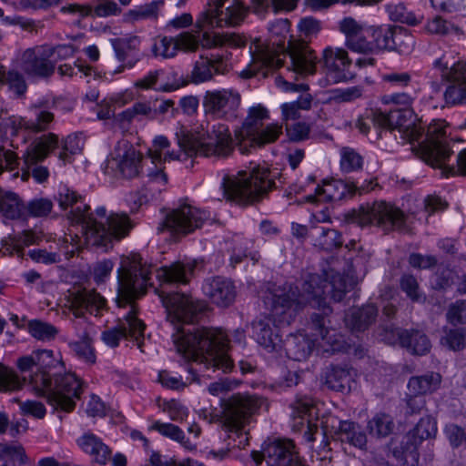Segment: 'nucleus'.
<instances>
[{"instance_id":"nucleus-57","label":"nucleus","mask_w":466,"mask_h":466,"mask_svg":"<svg viewBox=\"0 0 466 466\" xmlns=\"http://www.w3.org/2000/svg\"><path fill=\"white\" fill-rule=\"evenodd\" d=\"M88 335L89 332L86 331L84 339L81 341L72 343V348L76 352V354L84 360L87 362H94L95 354L90 340L89 339H87Z\"/></svg>"},{"instance_id":"nucleus-63","label":"nucleus","mask_w":466,"mask_h":466,"mask_svg":"<svg viewBox=\"0 0 466 466\" xmlns=\"http://www.w3.org/2000/svg\"><path fill=\"white\" fill-rule=\"evenodd\" d=\"M287 135L292 141H300L308 138L309 127L305 123H296L286 127Z\"/></svg>"},{"instance_id":"nucleus-34","label":"nucleus","mask_w":466,"mask_h":466,"mask_svg":"<svg viewBox=\"0 0 466 466\" xmlns=\"http://www.w3.org/2000/svg\"><path fill=\"white\" fill-rule=\"evenodd\" d=\"M79 449L87 454L91 460L99 464H105L111 454L109 448L103 441L92 432H86L76 440Z\"/></svg>"},{"instance_id":"nucleus-3","label":"nucleus","mask_w":466,"mask_h":466,"mask_svg":"<svg viewBox=\"0 0 466 466\" xmlns=\"http://www.w3.org/2000/svg\"><path fill=\"white\" fill-rule=\"evenodd\" d=\"M142 258L137 253H131L121 258L117 268V289L116 303L119 308L130 306V311L119 324L104 331L101 335L103 342L111 348L116 347L119 341L130 337L138 341L143 337L145 325L136 317L135 299L144 294L148 281V270L141 264ZM140 347L139 342H137Z\"/></svg>"},{"instance_id":"nucleus-60","label":"nucleus","mask_w":466,"mask_h":466,"mask_svg":"<svg viewBox=\"0 0 466 466\" xmlns=\"http://www.w3.org/2000/svg\"><path fill=\"white\" fill-rule=\"evenodd\" d=\"M76 68L77 69V72L80 74V76H89L93 71V69L90 66L85 64L84 62L80 61L79 59H77L75 62L74 66H72L69 64L61 65L58 67V71L61 76H71L74 74H76V72H75Z\"/></svg>"},{"instance_id":"nucleus-55","label":"nucleus","mask_w":466,"mask_h":466,"mask_svg":"<svg viewBox=\"0 0 466 466\" xmlns=\"http://www.w3.org/2000/svg\"><path fill=\"white\" fill-rule=\"evenodd\" d=\"M442 345L451 350H460L466 346V329L445 330V335L441 337Z\"/></svg>"},{"instance_id":"nucleus-47","label":"nucleus","mask_w":466,"mask_h":466,"mask_svg":"<svg viewBox=\"0 0 466 466\" xmlns=\"http://www.w3.org/2000/svg\"><path fill=\"white\" fill-rule=\"evenodd\" d=\"M0 211L8 218H15L21 213V204L15 194L0 190Z\"/></svg>"},{"instance_id":"nucleus-11","label":"nucleus","mask_w":466,"mask_h":466,"mask_svg":"<svg viewBox=\"0 0 466 466\" xmlns=\"http://www.w3.org/2000/svg\"><path fill=\"white\" fill-rule=\"evenodd\" d=\"M339 29L345 35L346 46L356 53L376 54L392 49L401 37V34H394L395 28L389 25L370 26L351 17L341 20Z\"/></svg>"},{"instance_id":"nucleus-1","label":"nucleus","mask_w":466,"mask_h":466,"mask_svg":"<svg viewBox=\"0 0 466 466\" xmlns=\"http://www.w3.org/2000/svg\"><path fill=\"white\" fill-rule=\"evenodd\" d=\"M16 368L22 373L30 372L27 384L38 396L46 399L55 410L69 412L76 407L82 393V382L74 373L54 375L53 370L64 368L60 352L51 350H36L21 356L16 360Z\"/></svg>"},{"instance_id":"nucleus-4","label":"nucleus","mask_w":466,"mask_h":466,"mask_svg":"<svg viewBox=\"0 0 466 466\" xmlns=\"http://www.w3.org/2000/svg\"><path fill=\"white\" fill-rule=\"evenodd\" d=\"M170 142L163 135L156 136L147 150V157L142 155L127 141H120L107 157L105 173H113L124 177H134L143 169L149 180L165 186L167 182L164 165L167 161L180 159V155L169 149Z\"/></svg>"},{"instance_id":"nucleus-27","label":"nucleus","mask_w":466,"mask_h":466,"mask_svg":"<svg viewBox=\"0 0 466 466\" xmlns=\"http://www.w3.org/2000/svg\"><path fill=\"white\" fill-rule=\"evenodd\" d=\"M357 189V186L353 182L339 179L324 180L322 185L316 188L315 195H309L306 199L312 203L335 201L352 196Z\"/></svg>"},{"instance_id":"nucleus-9","label":"nucleus","mask_w":466,"mask_h":466,"mask_svg":"<svg viewBox=\"0 0 466 466\" xmlns=\"http://www.w3.org/2000/svg\"><path fill=\"white\" fill-rule=\"evenodd\" d=\"M180 151L187 157H225L233 151L234 140L227 125L199 124L191 129L180 127L176 131Z\"/></svg>"},{"instance_id":"nucleus-21","label":"nucleus","mask_w":466,"mask_h":466,"mask_svg":"<svg viewBox=\"0 0 466 466\" xmlns=\"http://www.w3.org/2000/svg\"><path fill=\"white\" fill-rule=\"evenodd\" d=\"M263 459L268 466H305L289 440H276L264 449V455L253 451L246 466H259Z\"/></svg>"},{"instance_id":"nucleus-14","label":"nucleus","mask_w":466,"mask_h":466,"mask_svg":"<svg viewBox=\"0 0 466 466\" xmlns=\"http://www.w3.org/2000/svg\"><path fill=\"white\" fill-rule=\"evenodd\" d=\"M290 23L288 19H279L270 25V45L254 44L250 47L253 65L245 74L251 76L257 72L279 68L289 55V47L285 48L286 40L289 37Z\"/></svg>"},{"instance_id":"nucleus-59","label":"nucleus","mask_w":466,"mask_h":466,"mask_svg":"<svg viewBox=\"0 0 466 466\" xmlns=\"http://www.w3.org/2000/svg\"><path fill=\"white\" fill-rule=\"evenodd\" d=\"M376 312V309L373 306H367L366 308L357 310L358 316L356 319H352L350 321L347 319V322H349L353 329H360L364 325L373 319Z\"/></svg>"},{"instance_id":"nucleus-10","label":"nucleus","mask_w":466,"mask_h":466,"mask_svg":"<svg viewBox=\"0 0 466 466\" xmlns=\"http://www.w3.org/2000/svg\"><path fill=\"white\" fill-rule=\"evenodd\" d=\"M382 103L390 106V111H374L370 116L372 124L382 129L398 131L405 142L418 141L423 128L411 108L412 98L404 93L392 94L384 96Z\"/></svg>"},{"instance_id":"nucleus-45","label":"nucleus","mask_w":466,"mask_h":466,"mask_svg":"<svg viewBox=\"0 0 466 466\" xmlns=\"http://www.w3.org/2000/svg\"><path fill=\"white\" fill-rule=\"evenodd\" d=\"M350 373L342 368H332L326 374V384L334 390H343L346 387L350 388Z\"/></svg>"},{"instance_id":"nucleus-19","label":"nucleus","mask_w":466,"mask_h":466,"mask_svg":"<svg viewBox=\"0 0 466 466\" xmlns=\"http://www.w3.org/2000/svg\"><path fill=\"white\" fill-rule=\"evenodd\" d=\"M437 432L436 420L426 416L420 420L416 427L408 433L406 446L392 448L393 457L400 465L417 466L419 462L418 445L426 439L434 437Z\"/></svg>"},{"instance_id":"nucleus-22","label":"nucleus","mask_w":466,"mask_h":466,"mask_svg":"<svg viewBox=\"0 0 466 466\" xmlns=\"http://www.w3.org/2000/svg\"><path fill=\"white\" fill-rule=\"evenodd\" d=\"M403 213L391 204L375 202L362 206L357 215V221L362 225L378 224L400 227L402 224Z\"/></svg>"},{"instance_id":"nucleus-5","label":"nucleus","mask_w":466,"mask_h":466,"mask_svg":"<svg viewBox=\"0 0 466 466\" xmlns=\"http://www.w3.org/2000/svg\"><path fill=\"white\" fill-rule=\"evenodd\" d=\"M173 340L177 351L188 360L223 372L229 371L233 367L228 355V336L222 329L199 328L191 331L178 329L173 334Z\"/></svg>"},{"instance_id":"nucleus-8","label":"nucleus","mask_w":466,"mask_h":466,"mask_svg":"<svg viewBox=\"0 0 466 466\" xmlns=\"http://www.w3.org/2000/svg\"><path fill=\"white\" fill-rule=\"evenodd\" d=\"M318 296H319V288L312 291L307 288L305 292L299 296L291 291V295L275 294L271 299L267 298L265 304L270 305V316L252 323V337L266 351L279 352L281 350L282 341L279 335L270 328V323H274L275 329L289 324L299 304Z\"/></svg>"},{"instance_id":"nucleus-12","label":"nucleus","mask_w":466,"mask_h":466,"mask_svg":"<svg viewBox=\"0 0 466 466\" xmlns=\"http://www.w3.org/2000/svg\"><path fill=\"white\" fill-rule=\"evenodd\" d=\"M274 187L271 171L256 164L224 177L222 182L224 197L238 203L253 202Z\"/></svg>"},{"instance_id":"nucleus-58","label":"nucleus","mask_w":466,"mask_h":466,"mask_svg":"<svg viewBox=\"0 0 466 466\" xmlns=\"http://www.w3.org/2000/svg\"><path fill=\"white\" fill-rule=\"evenodd\" d=\"M123 117L131 120L137 116H144L152 117L154 115V108L149 102L136 103L132 108L123 112Z\"/></svg>"},{"instance_id":"nucleus-15","label":"nucleus","mask_w":466,"mask_h":466,"mask_svg":"<svg viewBox=\"0 0 466 466\" xmlns=\"http://www.w3.org/2000/svg\"><path fill=\"white\" fill-rule=\"evenodd\" d=\"M320 28L319 22L310 16L304 17L299 22L298 31L302 41L289 39V71L291 70L295 75L301 76L314 73L317 57L304 41L316 37Z\"/></svg>"},{"instance_id":"nucleus-16","label":"nucleus","mask_w":466,"mask_h":466,"mask_svg":"<svg viewBox=\"0 0 466 466\" xmlns=\"http://www.w3.org/2000/svg\"><path fill=\"white\" fill-rule=\"evenodd\" d=\"M447 123L444 120H434L428 127L426 139L419 145V154L423 161L434 168L443 170L448 177L454 174L452 167L447 166L451 151L445 143Z\"/></svg>"},{"instance_id":"nucleus-54","label":"nucleus","mask_w":466,"mask_h":466,"mask_svg":"<svg viewBox=\"0 0 466 466\" xmlns=\"http://www.w3.org/2000/svg\"><path fill=\"white\" fill-rule=\"evenodd\" d=\"M362 165V157L351 148L345 147L340 151V167L345 172H350L360 168Z\"/></svg>"},{"instance_id":"nucleus-46","label":"nucleus","mask_w":466,"mask_h":466,"mask_svg":"<svg viewBox=\"0 0 466 466\" xmlns=\"http://www.w3.org/2000/svg\"><path fill=\"white\" fill-rule=\"evenodd\" d=\"M83 147L82 137L78 135L68 136L62 144L58 158L63 165L71 162V157L79 154Z\"/></svg>"},{"instance_id":"nucleus-18","label":"nucleus","mask_w":466,"mask_h":466,"mask_svg":"<svg viewBox=\"0 0 466 466\" xmlns=\"http://www.w3.org/2000/svg\"><path fill=\"white\" fill-rule=\"evenodd\" d=\"M442 77L449 85L444 99L450 105L466 104V59H461L453 52H446L434 62Z\"/></svg>"},{"instance_id":"nucleus-17","label":"nucleus","mask_w":466,"mask_h":466,"mask_svg":"<svg viewBox=\"0 0 466 466\" xmlns=\"http://www.w3.org/2000/svg\"><path fill=\"white\" fill-rule=\"evenodd\" d=\"M263 399L251 395L237 394L231 396L224 404V420L230 431L239 438L238 446L248 443V437L242 429L252 415L256 414L264 405Z\"/></svg>"},{"instance_id":"nucleus-6","label":"nucleus","mask_w":466,"mask_h":466,"mask_svg":"<svg viewBox=\"0 0 466 466\" xmlns=\"http://www.w3.org/2000/svg\"><path fill=\"white\" fill-rule=\"evenodd\" d=\"M131 227L126 214L112 213L106 216V208L100 207L96 209L95 217H88L84 221L82 226L84 240L77 235H70L71 242L68 243L66 238L61 249L66 257L73 256L84 244L106 251L112 248L114 241L125 238Z\"/></svg>"},{"instance_id":"nucleus-41","label":"nucleus","mask_w":466,"mask_h":466,"mask_svg":"<svg viewBox=\"0 0 466 466\" xmlns=\"http://www.w3.org/2000/svg\"><path fill=\"white\" fill-rule=\"evenodd\" d=\"M35 122H29L22 117H15L10 121L11 126L8 127L9 134L15 135L19 129L25 128L32 131H40L46 128L53 120V115L48 111L40 110L35 114Z\"/></svg>"},{"instance_id":"nucleus-31","label":"nucleus","mask_w":466,"mask_h":466,"mask_svg":"<svg viewBox=\"0 0 466 466\" xmlns=\"http://www.w3.org/2000/svg\"><path fill=\"white\" fill-rule=\"evenodd\" d=\"M69 303L73 314L78 318L84 309L90 313L97 314L106 308V300L95 290H83L72 294Z\"/></svg>"},{"instance_id":"nucleus-37","label":"nucleus","mask_w":466,"mask_h":466,"mask_svg":"<svg viewBox=\"0 0 466 466\" xmlns=\"http://www.w3.org/2000/svg\"><path fill=\"white\" fill-rule=\"evenodd\" d=\"M282 134V126L271 123L261 130H257L243 141V146L238 147L242 152H246L249 147L263 146L276 141Z\"/></svg>"},{"instance_id":"nucleus-61","label":"nucleus","mask_w":466,"mask_h":466,"mask_svg":"<svg viewBox=\"0 0 466 466\" xmlns=\"http://www.w3.org/2000/svg\"><path fill=\"white\" fill-rule=\"evenodd\" d=\"M447 319L451 324L456 325L466 322V301H459L451 306L447 313Z\"/></svg>"},{"instance_id":"nucleus-7","label":"nucleus","mask_w":466,"mask_h":466,"mask_svg":"<svg viewBox=\"0 0 466 466\" xmlns=\"http://www.w3.org/2000/svg\"><path fill=\"white\" fill-rule=\"evenodd\" d=\"M320 410V404H313L309 400H298L292 406V417L299 420L297 425L301 428L307 426L305 438L308 441H313L314 434L321 428L325 436H335L359 449L366 446V435L358 425L349 420H339L331 414H323L319 418Z\"/></svg>"},{"instance_id":"nucleus-42","label":"nucleus","mask_w":466,"mask_h":466,"mask_svg":"<svg viewBox=\"0 0 466 466\" xmlns=\"http://www.w3.org/2000/svg\"><path fill=\"white\" fill-rule=\"evenodd\" d=\"M312 96L304 94L292 102H286L280 105L281 117L284 122L295 120L300 117L301 111L309 110L311 107Z\"/></svg>"},{"instance_id":"nucleus-26","label":"nucleus","mask_w":466,"mask_h":466,"mask_svg":"<svg viewBox=\"0 0 466 466\" xmlns=\"http://www.w3.org/2000/svg\"><path fill=\"white\" fill-rule=\"evenodd\" d=\"M239 105L240 95L231 88L208 91L204 96L207 110L218 116H233Z\"/></svg>"},{"instance_id":"nucleus-33","label":"nucleus","mask_w":466,"mask_h":466,"mask_svg":"<svg viewBox=\"0 0 466 466\" xmlns=\"http://www.w3.org/2000/svg\"><path fill=\"white\" fill-rule=\"evenodd\" d=\"M61 12L78 18L87 17L93 14L99 17H106L117 14L119 8L114 0H101L94 8L88 5L71 4L63 6Z\"/></svg>"},{"instance_id":"nucleus-56","label":"nucleus","mask_w":466,"mask_h":466,"mask_svg":"<svg viewBox=\"0 0 466 466\" xmlns=\"http://www.w3.org/2000/svg\"><path fill=\"white\" fill-rule=\"evenodd\" d=\"M19 409L24 415L32 416L35 419H42L46 413L45 405L38 400L19 401Z\"/></svg>"},{"instance_id":"nucleus-50","label":"nucleus","mask_w":466,"mask_h":466,"mask_svg":"<svg viewBox=\"0 0 466 466\" xmlns=\"http://www.w3.org/2000/svg\"><path fill=\"white\" fill-rule=\"evenodd\" d=\"M158 10L157 3H151L148 5L135 6L130 9L124 16L127 22H135L157 15Z\"/></svg>"},{"instance_id":"nucleus-51","label":"nucleus","mask_w":466,"mask_h":466,"mask_svg":"<svg viewBox=\"0 0 466 466\" xmlns=\"http://www.w3.org/2000/svg\"><path fill=\"white\" fill-rule=\"evenodd\" d=\"M388 13L391 20L415 25L420 22V17H417L409 11L403 5H390L388 7Z\"/></svg>"},{"instance_id":"nucleus-62","label":"nucleus","mask_w":466,"mask_h":466,"mask_svg":"<svg viewBox=\"0 0 466 466\" xmlns=\"http://www.w3.org/2000/svg\"><path fill=\"white\" fill-rule=\"evenodd\" d=\"M79 198V196L70 189L67 186L62 185L58 189L57 200L59 206L63 209H66L75 204Z\"/></svg>"},{"instance_id":"nucleus-40","label":"nucleus","mask_w":466,"mask_h":466,"mask_svg":"<svg viewBox=\"0 0 466 466\" xmlns=\"http://www.w3.org/2000/svg\"><path fill=\"white\" fill-rule=\"evenodd\" d=\"M400 342L410 353L423 355L431 349V343L425 334L419 330L403 331L400 334Z\"/></svg>"},{"instance_id":"nucleus-2","label":"nucleus","mask_w":466,"mask_h":466,"mask_svg":"<svg viewBox=\"0 0 466 466\" xmlns=\"http://www.w3.org/2000/svg\"><path fill=\"white\" fill-rule=\"evenodd\" d=\"M299 0H250L249 7L242 0H209L207 7L195 21V28L202 36L203 48L219 46L241 47L246 40L237 34L211 33L215 28L238 26L246 19L250 9L256 15L265 14L269 7L275 12L291 11Z\"/></svg>"},{"instance_id":"nucleus-36","label":"nucleus","mask_w":466,"mask_h":466,"mask_svg":"<svg viewBox=\"0 0 466 466\" xmlns=\"http://www.w3.org/2000/svg\"><path fill=\"white\" fill-rule=\"evenodd\" d=\"M325 331L326 333L323 335V329H319L320 340L319 339L309 340L303 338L301 351L295 353L293 358L297 360H301L302 359H305L315 347H319L323 351L327 352L342 350L343 348L339 344V340L337 339L333 340L331 339L332 337L335 336L334 330L327 329Z\"/></svg>"},{"instance_id":"nucleus-20","label":"nucleus","mask_w":466,"mask_h":466,"mask_svg":"<svg viewBox=\"0 0 466 466\" xmlns=\"http://www.w3.org/2000/svg\"><path fill=\"white\" fill-rule=\"evenodd\" d=\"M202 47V36L198 29L185 31L175 36H158L152 46L155 57L169 59L175 57L179 52L193 53Z\"/></svg>"},{"instance_id":"nucleus-39","label":"nucleus","mask_w":466,"mask_h":466,"mask_svg":"<svg viewBox=\"0 0 466 466\" xmlns=\"http://www.w3.org/2000/svg\"><path fill=\"white\" fill-rule=\"evenodd\" d=\"M441 383V375L431 372L423 376L412 377L408 382V390L410 394L419 396L437 390Z\"/></svg>"},{"instance_id":"nucleus-32","label":"nucleus","mask_w":466,"mask_h":466,"mask_svg":"<svg viewBox=\"0 0 466 466\" xmlns=\"http://www.w3.org/2000/svg\"><path fill=\"white\" fill-rule=\"evenodd\" d=\"M205 295L218 306H228L235 298V289L231 281L222 279L214 278L208 279L202 286Z\"/></svg>"},{"instance_id":"nucleus-43","label":"nucleus","mask_w":466,"mask_h":466,"mask_svg":"<svg viewBox=\"0 0 466 466\" xmlns=\"http://www.w3.org/2000/svg\"><path fill=\"white\" fill-rule=\"evenodd\" d=\"M27 383V378H21L12 368L0 364V391L12 392L19 390Z\"/></svg>"},{"instance_id":"nucleus-53","label":"nucleus","mask_w":466,"mask_h":466,"mask_svg":"<svg viewBox=\"0 0 466 466\" xmlns=\"http://www.w3.org/2000/svg\"><path fill=\"white\" fill-rule=\"evenodd\" d=\"M114 268V262L111 259H103L96 262L91 270L94 281L99 285L109 279Z\"/></svg>"},{"instance_id":"nucleus-13","label":"nucleus","mask_w":466,"mask_h":466,"mask_svg":"<svg viewBox=\"0 0 466 466\" xmlns=\"http://www.w3.org/2000/svg\"><path fill=\"white\" fill-rule=\"evenodd\" d=\"M86 42L83 35H77L69 37L67 44L29 48L23 53L18 68L28 77L48 76L53 74L58 60L72 57Z\"/></svg>"},{"instance_id":"nucleus-38","label":"nucleus","mask_w":466,"mask_h":466,"mask_svg":"<svg viewBox=\"0 0 466 466\" xmlns=\"http://www.w3.org/2000/svg\"><path fill=\"white\" fill-rule=\"evenodd\" d=\"M149 431H156L164 437H167L182 445V447L189 451L197 449V444L193 443L185 437L184 431L177 425L168 422L156 420L148 426Z\"/></svg>"},{"instance_id":"nucleus-64","label":"nucleus","mask_w":466,"mask_h":466,"mask_svg":"<svg viewBox=\"0 0 466 466\" xmlns=\"http://www.w3.org/2000/svg\"><path fill=\"white\" fill-rule=\"evenodd\" d=\"M52 202L46 198L35 199L29 203L28 210L35 217H42L49 214L52 209Z\"/></svg>"},{"instance_id":"nucleus-28","label":"nucleus","mask_w":466,"mask_h":466,"mask_svg":"<svg viewBox=\"0 0 466 466\" xmlns=\"http://www.w3.org/2000/svg\"><path fill=\"white\" fill-rule=\"evenodd\" d=\"M57 145V137L52 133L42 136L31 144L23 156L25 166L22 175L23 180L28 178L30 167L35 163L43 161Z\"/></svg>"},{"instance_id":"nucleus-29","label":"nucleus","mask_w":466,"mask_h":466,"mask_svg":"<svg viewBox=\"0 0 466 466\" xmlns=\"http://www.w3.org/2000/svg\"><path fill=\"white\" fill-rule=\"evenodd\" d=\"M226 65L223 55L201 56L195 63L191 71V81L195 84L210 80L215 75L224 74Z\"/></svg>"},{"instance_id":"nucleus-23","label":"nucleus","mask_w":466,"mask_h":466,"mask_svg":"<svg viewBox=\"0 0 466 466\" xmlns=\"http://www.w3.org/2000/svg\"><path fill=\"white\" fill-rule=\"evenodd\" d=\"M207 218L206 211L186 204L170 212L164 226L172 232L187 234L200 227Z\"/></svg>"},{"instance_id":"nucleus-35","label":"nucleus","mask_w":466,"mask_h":466,"mask_svg":"<svg viewBox=\"0 0 466 466\" xmlns=\"http://www.w3.org/2000/svg\"><path fill=\"white\" fill-rule=\"evenodd\" d=\"M196 261L188 260L185 263L175 262L170 266H163L156 270L157 280L163 283H186L193 272Z\"/></svg>"},{"instance_id":"nucleus-30","label":"nucleus","mask_w":466,"mask_h":466,"mask_svg":"<svg viewBox=\"0 0 466 466\" xmlns=\"http://www.w3.org/2000/svg\"><path fill=\"white\" fill-rule=\"evenodd\" d=\"M269 118L268 110L262 104L251 106L248 110V116L238 128L234 131V140L238 147L243 146V141L255 133L262 122Z\"/></svg>"},{"instance_id":"nucleus-24","label":"nucleus","mask_w":466,"mask_h":466,"mask_svg":"<svg viewBox=\"0 0 466 466\" xmlns=\"http://www.w3.org/2000/svg\"><path fill=\"white\" fill-rule=\"evenodd\" d=\"M323 63L329 84L345 82L354 76L348 54L342 48H326L323 52Z\"/></svg>"},{"instance_id":"nucleus-48","label":"nucleus","mask_w":466,"mask_h":466,"mask_svg":"<svg viewBox=\"0 0 466 466\" xmlns=\"http://www.w3.org/2000/svg\"><path fill=\"white\" fill-rule=\"evenodd\" d=\"M28 332L36 339L50 340L57 334V329L51 324L38 319L30 320Z\"/></svg>"},{"instance_id":"nucleus-25","label":"nucleus","mask_w":466,"mask_h":466,"mask_svg":"<svg viewBox=\"0 0 466 466\" xmlns=\"http://www.w3.org/2000/svg\"><path fill=\"white\" fill-rule=\"evenodd\" d=\"M159 298L165 307L167 319L172 322H187L198 311V307L188 296L179 293L166 294L161 291Z\"/></svg>"},{"instance_id":"nucleus-52","label":"nucleus","mask_w":466,"mask_h":466,"mask_svg":"<svg viewBox=\"0 0 466 466\" xmlns=\"http://www.w3.org/2000/svg\"><path fill=\"white\" fill-rule=\"evenodd\" d=\"M162 410L171 420L177 422L186 420L189 414L188 409L175 400L165 401L162 406Z\"/></svg>"},{"instance_id":"nucleus-49","label":"nucleus","mask_w":466,"mask_h":466,"mask_svg":"<svg viewBox=\"0 0 466 466\" xmlns=\"http://www.w3.org/2000/svg\"><path fill=\"white\" fill-rule=\"evenodd\" d=\"M368 429L372 436L385 437L391 432L393 423L390 416L378 414L369 422Z\"/></svg>"},{"instance_id":"nucleus-44","label":"nucleus","mask_w":466,"mask_h":466,"mask_svg":"<svg viewBox=\"0 0 466 466\" xmlns=\"http://www.w3.org/2000/svg\"><path fill=\"white\" fill-rule=\"evenodd\" d=\"M164 72L161 70L151 71L143 78L135 83V86L144 90L153 89L156 91L168 92L175 90L176 87L163 81Z\"/></svg>"}]
</instances>
